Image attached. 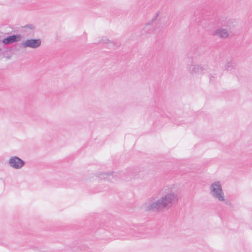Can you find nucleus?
<instances>
[{
	"instance_id": "obj_1",
	"label": "nucleus",
	"mask_w": 252,
	"mask_h": 252,
	"mask_svg": "<svg viewBox=\"0 0 252 252\" xmlns=\"http://www.w3.org/2000/svg\"><path fill=\"white\" fill-rule=\"evenodd\" d=\"M163 191L164 194L161 197L155 201L149 200L144 204L145 210L155 211L169 209L178 202L179 193L175 185L167 186L163 188Z\"/></svg>"
},
{
	"instance_id": "obj_7",
	"label": "nucleus",
	"mask_w": 252,
	"mask_h": 252,
	"mask_svg": "<svg viewBox=\"0 0 252 252\" xmlns=\"http://www.w3.org/2000/svg\"><path fill=\"white\" fill-rule=\"evenodd\" d=\"M191 74L194 76H201L205 73V69L201 65H193L189 68Z\"/></svg>"
},
{
	"instance_id": "obj_2",
	"label": "nucleus",
	"mask_w": 252,
	"mask_h": 252,
	"mask_svg": "<svg viewBox=\"0 0 252 252\" xmlns=\"http://www.w3.org/2000/svg\"><path fill=\"white\" fill-rule=\"evenodd\" d=\"M221 24L225 28L219 27L213 32L212 34L220 38L226 39L229 36L228 30H230L235 27L236 25V22L234 19L227 18L221 22Z\"/></svg>"
},
{
	"instance_id": "obj_10",
	"label": "nucleus",
	"mask_w": 252,
	"mask_h": 252,
	"mask_svg": "<svg viewBox=\"0 0 252 252\" xmlns=\"http://www.w3.org/2000/svg\"><path fill=\"white\" fill-rule=\"evenodd\" d=\"M153 28L151 25L150 24H147L145 25L144 28L143 29L142 33H149L152 31Z\"/></svg>"
},
{
	"instance_id": "obj_12",
	"label": "nucleus",
	"mask_w": 252,
	"mask_h": 252,
	"mask_svg": "<svg viewBox=\"0 0 252 252\" xmlns=\"http://www.w3.org/2000/svg\"><path fill=\"white\" fill-rule=\"evenodd\" d=\"M34 28H35V27L33 25H32V24H28L24 27V29L25 32H28L29 31V30H33L34 29Z\"/></svg>"
},
{
	"instance_id": "obj_6",
	"label": "nucleus",
	"mask_w": 252,
	"mask_h": 252,
	"mask_svg": "<svg viewBox=\"0 0 252 252\" xmlns=\"http://www.w3.org/2000/svg\"><path fill=\"white\" fill-rule=\"evenodd\" d=\"M118 175V173L115 172H99L97 173L96 176L101 180L112 181Z\"/></svg>"
},
{
	"instance_id": "obj_8",
	"label": "nucleus",
	"mask_w": 252,
	"mask_h": 252,
	"mask_svg": "<svg viewBox=\"0 0 252 252\" xmlns=\"http://www.w3.org/2000/svg\"><path fill=\"white\" fill-rule=\"evenodd\" d=\"M21 39V36L20 34H15L9 36L6 38L2 39V43L5 44H8L13 43L16 42L20 41Z\"/></svg>"
},
{
	"instance_id": "obj_3",
	"label": "nucleus",
	"mask_w": 252,
	"mask_h": 252,
	"mask_svg": "<svg viewBox=\"0 0 252 252\" xmlns=\"http://www.w3.org/2000/svg\"><path fill=\"white\" fill-rule=\"evenodd\" d=\"M210 193L217 201L226 203L227 200L223 191L221 183L219 181L212 182L209 186Z\"/></svg>"
},
{
	"instance_id": "obj_11",
	"label": "nucleus",
	"mask_w": 252,
	"mask_h": 252,
	"mask_svg": "<svg viewBox=\"0 0 252 252\" xmlns=\"http://www.w3.org/2000/svg\"><path fill=\"white\" fill-rule=\"evenodd\" d=\"M235 66L234 63L231 62H228L225 64V68L228 71L231 70Z\"/></svg>"
},
{
	"instance_id": "obj_5",
	"label": "nucleus",
	"mask_w": 252,
	"mask_h": 252,
	"mask_svg": "<svg viewBox=\"0 0 252 252\" xmlns=\"http://www.w3.org/2000/svg\"><path fill=\"white\" fill-rule=\"evenodd\" d=\"M41 44L40 39H28L21 43V47L23 48L36 49L38 48Z\"/></svg>"
},
{
	"instance_id": "obj_9",
	"label": "nucleus",
	"mask_w": 252,
	"mask_h": 252,
	"mask_svg": "<svg viewBox=\"0 0 252 252\" xmlns=\"http://www.w3.org/2000/svg\"><path fill=\"white\" fill-rule=\"evenodd\" d=\"M101 42L107 44V45L111 48L114 47L115 45V42L114 41L110 40L107 39L106 37L102 38Z\"/></svg>"
},
{
	"instance_id": "obj_4",
	"label": "nucleus",
	"mask_w": 252,
	"mask_h": 252,
	"mask_svg": "<svg viewBox=\"0 0 252 252\" xmlns=\"http://www.w3.org/2000/svg\"><path fill=\"white\" fill-rule=\"evenodd\" d=\"M8 164L14 169L20 170L24 166L25 162L18 157L14 156L9 158Z\"/></svg>"
}]
</instances>
